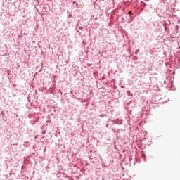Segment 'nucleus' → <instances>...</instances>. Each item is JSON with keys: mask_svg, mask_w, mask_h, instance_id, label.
I'll list each match as a JSON object with an SVG mask.
<instances>
[{"mask_svg": "<svg viewBox=\"0 0 180 180\" xmlns=\"http://www.w3.org/2000/svg\"><path fill=\"white\" fill-rule=\"evenodd\" d=\"M129 15H131V11H129Z\"/></svg>", "mask_w": 180, "mask_h": 180, "instance_id": "nucleus-1", "label": "nucleus"}]
</instances>
